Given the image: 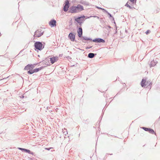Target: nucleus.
Masks as SVG:
<instances>
[{
    "mask_svg": "<svg viewBox=\"0 0 160 160\" xmlns=\"http://www.w3.org/2000/svg\"><path fill=\"white\" fill-rule=\"evenodd\" d=\"M95 54L92 53H90L88 54V57L90 58H92L94 57Z\"/></svg>",
    "mask_w": 160,
    "mask_h": 160,
    "instance_id": "obj_14",
    "label": "nucleus"
},
{
    "mask_svg": "<svg viewBox=\"0 0 160 160\" xmlns=\"http://www.w3.org/2000/svg\"><path fill=\"white\" fill-rule=\"evenodd\" d=\"M125 6H127V7H128L130 9H132V7H131L128 4V3H127L126 5H125Z\"/></svg>",
    "mask_w": 160,
    "mask_h": 160,
    "instance_id": "obj_23",
    "label": "nucleus"
},
{
    "mask_svg": "<svg viewBox=\"0 0 160 160\" xmlns=\"http://www.w3.org/2000/svg\"><path fill=\"white\" fill-rule=\"evenodd\" d=\"M105 12L107 13L108 15L109 16L110 18H112V19L113 20H114V18L112 17V15L111 14H110L106 10H105Z\"/></svg>",
    "mask_w": 160,
    "mask_h": 160,
    "instance_id": "obj_17",
    "label": "nucleus"
},
{
    "mask_svg": "<svg viewBox=\"0 0 160 160\" xmlns=\"http://www.w3.org/2000/svg\"><path fill=\"white\" fill-rule=\"evenodd\" d=\"M131 2H132L133 3H134V1H135V2H136V0H129Z\"/></svg>",
    "mask_w": 160,
    "mask_h": 160,
    "instance_id": "obj_28",
    "label": "nucleus"
},
{
    "mask_svg": "<svg viewBox=\"0 0 160 160\" xmlns=\"http://www.w3.org/2000/svg\"><path fill=\"white\" fill-rule=\"evenodd\" d=\"M78 35L79 37H82V29L81 28H79L78 31Z\"/></svg>",
    "mask_w": 160,
    "mask_h": 160,
    "instance_id": "obj_9",
    "label": "nucleus"
},
{
    "mask_svg": "<svg viewBox=\"0 0 160 160\" xmlns=\"http://www.w3.org/2000/svg\"><path fill=\"white\" fill-rule=\"evenodd\" d=\"M107 27L110 29L111 28L110 26H108Z\"/></svg>",
    "mask_w": 160,
    "mask_h": 160,
    "instance_id": "obj_31",
    "label": "nucleus"
},
{
    "mask_svg": "<svg viewBox=\"0 0 160 160\" xmlns=\"http://www.w3.org/2000/svg\"><path fill=\"white\" fill-rule=\"evenodd\" d=\"M42 68H43L42 67H40L38 68L35 69L33 70L34 72H38V71H39V70H41Z\"/></svg>",
    "mask_w": 160,
    "mask_h": 160,
    "instance_id": "obj_15",
    "label": "nucleus"
},
{
    "mask_svg": "<svg viewBox=\"0 0 160 160\" xmlns=\"http://www.w3.org/2000/svg\"><path fill=\"white\" fill-rule=\"evenodd\" d=\"M142 128L144 130H145V131H148L149 129V128H145V127H143Z\"/></svg>",
    "mask_w": 160,
    "mask_h": 160,
    "instance_id": "obj_24",
    "label": "nucleus"
},
{
    "mask_svg": "<svg viewBox=\"0 0 160 160\" xmlns=\"http://www.w3.org/2000/svg\"><path fill=\"white\" fill-rule=\"evenodd\" d=\"M28 73L30 74H32L33 73H34V70H29V71L28 72Z\"/></svg>",
    "mask_w": 160,
    "mask_h": 160,
    "instance_id": "obj_21",
    "label": "nucleus"
},
{
    "mask_svg": "<svg viewBox=\"0 0 160 160\" xmlns=\"http://www.w3.org/2000/svg\"><path fill=\"white\" fill-rule=\"evenodd\" d=\"M18 149H19V150H22V151L23 150V149L24 148H18Z\"/></svg>",
    "mask_w": 160,
    "mask_h": 160,
    "instance_id": "obj_29",
    "label": "nucleus"
},
{
    "mask_svg": "<svg viewBox=\"0 0 160 160\" xmlns=\"http://www.w3.org/2000/svg\"><path fill=\"white\" fill-rule=\"evenodd\" d=\"M50 61L53 64L54 62H55L57 60H58V58L53 57L52 58H50Z\"/></svg>",
    "mask_w": 160,
    "mask_h": 160,
    "instance_id": "obj_11",
    "label": "nucleus"
},
{
    "mask_svg": "<svg viewBox=\"0 0 160 160\" xmlns=\"http://www.w3.org/2000/svg\"><path fill=\"white\" fill-rule=\"evenodd\" d=\"M158 62L157 61H152L150 64V67H153L155 66L157 63Z\"/></svg>",
    "mask_w": 160,
    "mask_h": 160,
    "instance_id": "obj_13",
    "label": "nucleus"
},
{
    "mask_svg": "<svg viewBox=\"0 0 160 160\" xmlns=\"http://www.w3.org/2000/svg\"><path fill=\"white\" fill-rule=\"evenodd\" d=\"M43 34V32H41V31L39 30H37L35 32V34L34 36L37 37H39Z\"/></svg>",
    "mask_w": 160,
    "mask_h": 160,
    "instance_id": "obj_4",
    "label": "nucleus"
},
{
    "mask_svg": "<svg viewBox=\"0 0 160 160\" xmlns=\"http://www.w3.org/2000/svg\"><path fill=\"white\" fill-rule=\"evenodd\" d=\"M92 17L97 18L98 19H99V17H98L97 16H90L89 17H88V18H91V17Z\"/></svg>",
    "mask_w": 160,
    "mask_h": 160,
    "instance_id": "obj_25",
    "label": "nucleus"
},
{
    "mask_svg": "<svg viewBox=\"0 0 160 160\" xmlns=\"http://www.w3.org/2000/svg\"><path fill=\"white\" fill-rule=\"evenodd\" d=\"M99 9H102V10H103L104 12H105V10H106L105 9L103 8H99Z\"/></svg>",
    "mask_w": 160,
    "mask_h": 160,
    "instance_id": "obj_30",
    "label": "nucleus"
},
{
    "mask_svg": "<svg viewBox=\"0 0 160 160\" xmlns=\"http://www.w3.org/2000/svg\"><path fill=\"white\" fill-rule=\"evenodd\" d=\"M148 132L149 133H152V134H154V133L155 134L154 130L153 129H150V128L149 129Z\"/></svg>",
    "mask_w": 160,
    "mask_h": 160,
    "instance_id": "obj_18",
    "label": "nucleus"
},
{
    "mask_svg": "<svg viewBox=\"0 0 160 160\" xmlns=\"http://www.w3.org/2000/svg\"><path fill=\"white\" fill-rule=\"evenodd\" d=\"M43 43V44L40 42H36L34 43L35 48L36 49L41 51L44 48V44H45L44 42Z\"/></svg>",
    "mask_w": 160,
    "mask_h": 160,
    "instance_id": "obj_2",
    "label": "nucleus"
},
{
    "mask_svg": "<svg viewBox=\"0 0 160 160\" xmlns=\"http://www.w3.org/2000/svg\"><path fill=\"white\" fill-rule=\"evenodd\" d=\"M150 32V30H148L146 32V34H148Z\"/></svg>",
    "mask_w": 160,
    "mask_h": 160,
    "instance_id": "obj_26",
    "label": "nucleus"
},
{
    "mask_svg": "<svg viewBox=\"0 0 160 160\" xmlns=\"http://www.w3.org/2000/svg\"><path fill=\"white\" fill-rule=\"evenodd\" d=\"M56 21L54 20H51L49 22V24L51 27H54L56 26Z\"/></svg>",
    "mask_w": 160,
    "mask_h": 160,
    "instance_id": "obj_7",
    "label": "nucleus"
},
{
    "mask_svg": "<svg viewBox=\"0 0 160 160\" xmlns=\"http://www.w3.org/2000/svg\"><path fill=\"white\" fill-rule=\"evenodd\" d=\"M33 66L32 65L28 64L27 66L25 67L24 68V69L25 70H30V68H33Z\"/></svg>",
    "mask_w": 160,
    "mask_h": 160,
    "instance_id": "obj_12",
    "label": "nucleus"
},
{
    "mask_svg": "<svg viewBox=\"0 0 160 160\" xmlns=\"http://www.w3.org/2000/svg\"><path fill=\"white\" fill-rule=\"evenodd\" d=\"M30 158V160H32V158Z\"/></svg>",
    "mask_w": 160,
    "mask_h": 160,
    "instance_id": "obj_34",
    "label": "nucleus"
},
{
    "mask_svg": "<svg viewBox=\"0 0 160 160\" xmlns=\"http://www.w3.org/2000/svg\"><path fill=\"white\" fill-rule=\"evenodd\" d=\"M80 3L81 4H82L83 5H88V3L86 1H81L80 2Z\"/></svg>",
    "mask_w": 160,
    "mask_h": 160,
    "instance_id": "obj_16",
    "label": "nucleus"
},
{
    "mask_svg": "<svg viewBox=\"0 0 160 160\" xmlns=\"http://www.w3.org/2000/svg\"><path fill=\"white\" fill-rule=\"evenodd\" d=\"M96 8L98 9H99V8H100V7H97Z\"/></svg>",
    "mask_w": 160,
    "mask_h": 160,
    "instance_id": "obj_33",
    "label": "nucleus"
},
{
    "mask_svg": "<svg viewBox=\"0 0 160 160\" xmlns=\"http://www.w3.org/2000/svg\"><path fill=\"white\" fill-rule=\"evenodd\" d=\"M62 130V132H63V134L65 135H67V134H68V132H67V131H66V129H65V128L64 129V130H63V129Z\"/></svg>",
    "mask_w": 160,
    "mask_h": 160,
    "instance_id": "obj_19",
    "label": "nucleus"
},
{
    "mask_svg": "<svg viewBox=\"0 0 160 160\" xmlns=\"http://www.w3.org/2000/svg\"><path fill=\"white\" fill-rule=\"evenodd\" d=\"M83 10V7L80 4H78L76 6L71 7L69 8V12L71 13H76L79 12Z\"/></svg>",
    "mask_w": 160,
    "mask_h": 160,
    "instance_id": "obj_1",
    "label": "nucleus"
},
{
    "mask_svg": "<svg viewBox=\"0 0 160 160\" xmlns=\"http://www.w3.org/2000/svg\"><path fill=\"white\" fill-rule=\"evenodd\" d=\"M75 35L72 33H70L68 35V38L72 41H74L75 39Z\"/></svg>",
    "mask_w": 160,
    "mask_h": 160,
    "instance_id": "obj_5",
    "label": "nucleus"
},
{
    "mask_svg": "<svg viewBox=\"0 0 160 160\" xmlns=\"http://www.w3.org/2000/svg\"><path fill=\"white\" fill-rule=\"evenodd\" d=\"M85 18V16H82L79 17L77 18H75V20L78 23H80L81 22V20L82 18Z\"/></svg>",
    "mask_w": 160,
    "mask_h": 160,
    "instance_id": "obj_10",
    "label": "nucleus"
},
{
    "mask_svg": "<svg viewBox=\"0 0 160 160\" xmlns=\"http://www.w3.org/2000/svg\"><path fill=\"white\" fill-rule=\"evenodd\" d=\"M92 41L93 42H98L104 43L105 42V41L104 40L100 38L94 39L92 40Z\"/></svg>",
    "mask_w": 160,
    "mask_h": 160,
    "instance_id": "obj_8",
    "label": "nucleus"
},
{
    "mask_svg": "<svg viewBox=\"0 0 160 160\" xmlns=\"http://www.w3.org/2000/svg\"><path fill=\"white\" fill-rule=\"evenodd\" d=\"M45 149H47L48 150H49L50 149V148H46Z\"/></svg>",
    "mask_w": 160,
    "mask_h": 160,
    "instance_id": "obj_32",
    "label": "nucleus"
},
{
    "mask_svg": "<svg viewBox=\"0 0 160 160\" xmlns=\"http://www.w3.org/2000/svg\"><path fill=\"white\" fill-rule=\"evenodd\" d=\"M28 153L30 154H32V155H34V152H31L30 151V152H28Z\"/></svg>",
    "mask_w": 160,
    "mask_h": 160,
    "instance_id": "obj_27",
    "label": "nucleus"
},
{
    "mask_svg": "<svg viewBox=\"0 0 160 160\" xmlns=\"http://www.w3.org/2000/svg\"><path fill=\"white\" fill-rule=\"evenodd\" d=\"M22 151L28 153V152H30V150H28V149H25V148L23 149V150Z\"/></svg>",
    "mask_w": 160,
    "mask_h": 160,
    "instance_id": "obj_22",
    "label": "nucleus"
},
{
    "mask_svg": "<svg viewBox=\"0 0 160 160\" xmlns=\"http://www.w3.org/2000/svg\"><path fill=\"white\" fill-rule=\"evenodd\" d=\"M69 7V2L68 1H67L65 2V4L64 6L63 10L65 12L67 11L68 10Z\"/></svg>",
    "mask_w": 160,
    "mask_h": 160,
    "instance_id": "obj_6",
    "label": "nucleus"
},
{
    "mask_svg": "<svg viewBox=\"0 0 160 160\" xmlns=\"http://www.w3.org/2000/svg\"><path fill=\"white\" fill-rule=\"evenodd\" d=\"M83 39L86 40H92V39L90 38H88L86 37H82Z\"/></svg>",
    "mask_w": 160,
    "mask_h": 160,
    "instance_id": "obj_20",
    "label": "nucleus"
},
{
    "mask_svg": "<svg viewBox=\"0 0 160 160\" xmlns=\"http://www.w3.org/2000/svg\"><path fill=\"white\" fill-rule=\"evenodd\" d=\"M151 83L150 82L146 81V80L143 79L141 82V85L142 87H145L147 86L150 85Z\"/></svg>",
    "mask_w": 160,
    "mask_h": 160,
    "instance_id": "obj_3",
    "label": "nucleus"
}]
</instances>
